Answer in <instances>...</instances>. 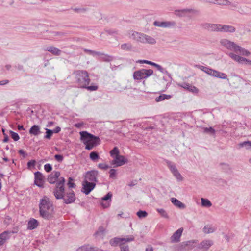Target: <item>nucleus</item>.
Returning <instances> with one entry per match:
<instances>
[{"label":"nucleus","instance_id":"obj_63","mask_svg":"<svg viewBox=\"0 0 251 251\" xmlns=\"http://www.w3.org/2000/svg\"><path fill=\"white\" fill-rule=\"evenodd\" d=\"M220 165L223 169H226L229 168V165L226 163H221Z\"/></svg>","mask_w":251,"mask_h":251},{"label":"nucleus","instance_id":"obj_31","mask_svg":"<svg viewBox=\"0 0 251 251\" xmlns=\"http://www.w3.org/2000/svg\"><path fill=\"white\" fill-rule=\"evenodd\" d=\"M29 132L31 135L37 136L40 133V127L38 125H34L30 128Z\"/></svg>","mask_w":251,"mask_h":251},{"label":"nucleus","instance_id":"obj_57","mask_svg":"<svg viewBox=\"0 0 251 251\" xmlns=\"http://www.w3.org/2000/svg\"><path fill=\"white\" fill-rule=\"evenodd\" d=\"M74 10L75 12H76L77 13H84L86 11V9L85 8H75V9H74Z\"/></svg>","mask_w":251,"mask_h":251},{"label":"nucleus","instance_id":"obj_58","mask_svg":"<svg viewBox=\"0 0 251 251\" xmlns=\"http://www.w3.org/2000/svg\"><path fill=\"white\" fill-rule=\"evenodd\" d=\"M35 163L36 162L35 160H30L27 163V166L28 167H34L35 165Z\"/></svg>","mask_w":251,"mask_h":251},{"label":"nucleus","instance_id":"obj_44","mask_svg":"<svg viewBox=\"0 0 251 251\" xmlns=\"http://www.w3.org/2000/svg\"><path fill=\"white\" fill-rule=\"evenodd\" d=\"M203 132L205 133H208L212 135H214L215 133V130L212 127H204L203 128Z\"/></svg>","mask_w":251,"mask_h":251},{"label":"nucleus","instance_id":"obj_51","mask_svg":"<svg viewBox=\"0 0 251 251\" xmlns=\"http://www.w3.org/2000/svg\"><path fill=\"white\" fill-rule=\"evenodd\" d=\"M109 177L112 178L116 177V170L114 169H111L109 172Z\"/></svg>","mask_w":251,"mask_h":251},{"label":"nucleus","instance_id":"obj_22","mask_svg":"<svg viewBox=\"0 0 251 251\" xmlns=\"http://www.w3.org/2000/svg\"><path fill=\"white\" fill-rule=\"evenodd\" d=\"M76 251H104L99 248L91 246L89 245H84L77 249Z\"/></svg>","mask_w":251,"mask_h":251},{"label":"nucleus","instance_id":"obj_37","mask_svg":"<svg viewBox=\"0 0 251 251\" xmlns=\"http://www.w3.org/2000/svg\"><path fill=\"white\" fill-rule=\"evenodd\" d=\"M201 205L205 207H210L212 205V203L209 200L203 198L201 199Z\"/></svg>","mask_w":251,"mask_h":251},{"label":"nucleus","instance_id":"obj_38","mask_svg":"<svg viewBox=\"0 0 251 251\" xmlns=\"http://www.w3.org/2000/svg\"><path fill=\"white\" fill-rule=\"evenodd\" d=\"M214 4L226 6L231 4V2L228 0H215V3Z\"/></svg>","mask_w":251,"mask_h":251},{"label":"nucleus","instance_id":"obj_18","mask_svg":"<svg viewBox=\"0 0 251 251\" xmlns=\"http://www.w3.org/2000/svg\"><path fill=\"white\" fill-rule=\"evenodd\" d=\"M198 241L196 240H191L187 241L185 242H182L180 244V248L181 249H185L187 247L188 250H192L196 247V244H197Z\"/></svg>","mask_w":251,"mask_h":251},{"label":"nucleus","instance_id":"obj_4","mask_svg":"<svg viewBox=\"0 0 251 251\" xmlns=\"http://www.w3.org/2000/svg\"><path fill=\"white\" fill-rule=\"evenodd\" d=\"M75 78L79 86L81 88L86 87L90 82L89 74L86 71L77 70L74 72Z\"/></svg>","mask_w":251,"mask_h":251},{"label":"nucleus","instance_id":"obj_9","mask_svg":"<svg viewBox=\"0 0 251 251\" xmlns=\"http://www.w3.org/2000/svg\"><path fill=\"white\" fill-rule=\"evenodd\" d=\"M228 56L234 61L242 64H249L251 65V60L242 57L233 52H230Z\"/></svg>","mask_w":251,"mask_h":251},{"label":"nucleus","instance_id":"obj_2","mask_svg":"<svg viewBox=\"0 0 251 251\" xmlns=\"http://www.w3.org/2000/svg\"><path fill=\"white\" fill-rule=\"evenodd\" d=\"M39 208L40 215L44 219L50 220L54 218L53 205L47 197L45 196L40 200Z\"/></svg>","mask_w":251,"mask_h":251},{"label":"nucleus","instance_id":"obj_35","mask_svg":"<svg viewBox=\"0 0 251 251\" xmlns=\"http://www.w3.org/2000/svg\"><path fill=\"white\" fill-rule=\"evenodd\" d=\"M121 49L125 51H130L132 50L133 46L131 43H124L121 45Z\"/></svg>","mask_w":251,"mask_h":251},{"label":"nucleus","instance_id":"obj_48","mask_svg":"<svg viewBox=\"0 0 251 251\" xmlns=\"http://www.w3.org/2000/svg\"><path fill=\"white\" fill-rule=\"evenodd\" d=\"M9 132H10V135L11 136V138L15 141H17L20 139L19 136L17 133H16L13 131H11V130H10L9 131Z\"/></svg>","mask_w":251,"mask_h":251},{"label":"nucleus","instance_id":"obj_15","mask_svg":"<svg viewBox=\"0 0 251 251\" xmlns=\"http://www.w3.org/2000/svg\"><path fill=\"white\" fill-rule=\"evenodd\" d=\"M35 180L34 183L39 187L42 188L44 186V176L40 172H36L34 173Z\"/></svg>","mask_w":251,"mask_h":251},{"label":"nucleus","instance_id":"obj_27","mask_svg":"<svg viewBox=\"0 0 251 251\" xmlns=\"http://www.w3.org/2000/svg\"><path fill=\"white\" fill-rule=\"evenodd\" d=\"M234 52L236 53L239 52L242 55L247 57L251 55V52L248 50L238 45L236 46Z\"/></svg>","mask_w":251,"mask_h":251},{"label":"nucleus","instance_id":"obj_45","mask_svg":"<svg viewBox=\"0 0 251 251\" xmlns=\"http://www.w3.org/2000/svg\"><path fill=\"white\" fill-rule=\"evenodd\" d=\"M137 215L139 218H144L147 216L148 213L145 211L139 210L137 212Z\"/></svg>","mask_w":251,"mask_h":251},{"label":"nucleus","instance_id":"obj_7","mask_svg":"<svg viewBox=\"0 0 251 251\" xmlns=\"http://www.w3.org/2000/svg\"><path fill=\"white\" fill-rule=\"evenodd\" d=\"M166 163L168 167L169 168L171 172L173 174L174 176L175 177L176 179L178 181H182L183 180V177L179 172L176 165L174 163L169 161H167Z\"/></svg>","mask_w":251,"mask_h":251},{"label":"nucleus","instance_id":"obj_16","mask_svg":"<svg viewBox=\"0 0 251 251\" xmlns=\"http://www.w3.org/2000/svg\"><path fill=\"white\" fill-rule=\"evenodd\" d=\"M153 25L155 26L163 28H170L175 26L176 25V23L174 21H155L153 23Z\"/></svg>","mask_w":251,"mask_h":251},{"label":"nucleus","instance_id":"obj_19","mask_svg":"<svg viewBox=\"0 0 251 251\" xmlns=\"http://www.w3.org/2000/svg\"><path fill=\"white\" fill-rule=\"evenodd\" d=\"M183 231V229L182 228H180L175 232L170 238L171 242L177 243L179 242Z\"/></svg>","mask_w":251,"mask_h":251},{"label":"nucleus","instance_id":"obj_12","mask_svg":"<svg viewBox=\"0 0 251 251\" xmlns=\"http://www.w3.org/2000/svg\"><path fill=\"white\" fill-rule=\"evenodd\" d=\"M220 45L226 49L231 50L235 51L237 44L234 42L231 41L227 39H222L220 41Z\"/></svg>","mask_w":251,"mask_h":251},{"label":"nucleus","instance_id":"obj_5","mask_svg":"<svg viewBox=\"0 0 251 251\" xmlns=\"http://www.w3.org/2000/svg\"><path fill=\"white\" fill-rule=\"evenodd\" d=\"M200 68L201 70L211 76L228 80L227 76L225 73L203 66H201Z\"/></svg>","mask_w":251,"mask_h":251},{"label":"nucleus","instance_id":"obj_3","mask_svg":"<svg viewBox=\"0 0 251 251\" xmlns=\"http://www.w3.org/2000/svg\"><path fill=\"white\" fill-rule=\"evenodd\" d=\"M81 140L86 145L85 149L88 150H92L94 147L100 144V140L87 131L80 132Z\"/></svg>","mask_w":251,"mask_h":251},{"label":"nucleus","instance_id":"obj_42","mask_svg":"<svg viewBox=\"0 0 251 251\" xmlns=\"http://www.w3.org/2000/svg\"><path fill=\"white\" fill-rule=\"evenodd\" d=\"M240 148L246 147L247 149H250L251 148V142L249 141H244L239 144Z\"/></svg>","mask_w":251,"mask_h":251},{"label":"nucleus","instance_id":"obj_56","mask_svg":"<svg viewBox=\"0 0 251 251\" xmlns=\"http://www.w3.org/2000/svg\"><path fill=\"white\" fill-rule=\"evenodd\" d=\"M158 70H159V71H160L161 72L163 73H164V74H168V75H170L168 71L167 70H166L165 69H164L163 68H162L160 65H158L156 68Z\"/></svg>","mask_w":251,"mask_h":251},{"label":"nucleus","instance_id":"obj_6","mask_svg":"<svg viewBox=\"0 0 251 251\" xmlns=\"http://www.w3.org/2000/svg\"><path fill=\"white\" fill-rule=\"evenodd\" d=\"M153 71L151 69H141L136 71L133 73V78L135 80H141L146 78L153 74Z\"/></svg>","mask_w":251,"mask_h":251},{"label":"nucleus","instance_id":"obj_53","mask_svg":"<svg viewBox=\"0 0 251 251\" xmlns=\"http://www.w3.org/2000/svg\"><path fill=\"white\" fill-rule=\"evenodd\" d=\"M98 166L100 169L102 170H106L109 168V166L105 163H100Z\"/></svg>","mask_w":251,"mask_h":251},{"label":"nucleus","instance_id":"obj_33","mask_svg":"<svg viewBox=\"0 0 251 251\" xmlns=\"http://www.w3.org/2000/svg\"><path fill=\"white\" fill-rule=\"evenodd\" d=\"M216 230V228L211 225L205 226L203 228V232L205 234H209L214 232Z\"/></svg>","mask_w":251,"mask_h":251},{"label":"nucleus","instance_id":"obj_1","mask_svg":"<svg viewBox=\"0 0 251 251\" xmlns=\"http://www.w3.org/2000/svg\"><path fill=\"white\" fill-rule=\"evenodd\" d=\"M65 178L61 177L57 181L53 193L56 199H63L66 204H70L75 200V194L72 189H67L65 191Z\"/></svg>","mask_w":251,"mask_h":251},{"label":"nucleus","instance_id":"obj_60","mask_svg":"<svg viewBox=\"0 0 251 251\" xmlns=\"http://www.w3.org/2000/svg\"><path fill=\"white\" fill-rule=\"evenodd\" d=\"M121 251H129L128 246L127 245H123L121 247Z\"/></svg>","mask_w":251,"mask_h":251},{"label":"nucleus","instance_id":"obj_8","mask_svg":"<svg viewBox=\"0 0 251 251\" xmlns=\"http://www.w3.org/2000/svg\"><path fill=\"white\" fill-rule=\"evenodd\" d=\"M213 244L214 242L212 240L205 239L198 244L197 245V249L200 251H207Z\"/></svg>","mask_w":251,"mask_h":251},{"label":"nucleus","instance_id":"obj_11","mask_svg":"<svg viewBox=\"0 0 251 251\" xmlns=\"http://www.w3.org/2000/svg\"><path fill=\"white\" fill-rule=\"evenodd\" d=\"M128 162V160L123 155H117L111 161L110 163L114 167L121 166Z\"/></svg>","mask_w":251,"mask_h":251},{"label":"nucleus","instance_id":"obj_20","mask_svg":"<svg viewBox=\"0 0 251 251\" xmlns=\"http://www.w3.org/2000/svg\"><path fill=\"white\" fill-rule=\"evenodd\" d=\"M178 86L194 94H197L199 92V89L197 88L188 83H180L178 84Z\"/></svg>","mask_w":251,"mask_h":251},{"label":"nucleus","instance_id":"obj_46","mask_svg":"<svg viewBox=\"0 0 251 251\" xmlns=\"http://www.w3.org/2000/svg\"><path fill=\"white\" fill-rule=\"evenodd\" d=\"M157 212L164 218H168V216L165 210L162 208H158L157 209Z\"/></svg>","mask_w":251,"mask_h":251},{"label":"nucleus","instance_id":"obj_30","mask_svg":"<svg viewBox=\"0 0 251 251\" xmlns=\"http://www.w3.org/2000/svg\"><path fill=\"white\" fill-rule=\"evenodd\" d=\"M171 201L175 206L179 208L184 209L186 207L184 204L175 198H172L171 199Z\"/></svg>","mask_w":251,"mask_h":251},{"label":"nucleus","instance_id":"obj_21","mask_svg":"<svg viewBox=\"0 0 251 251\" xmlns=\"http://www.w3.org/2000/svg\"><path fill=\"white\" fill-rule=\"evenodd\" d=\"M203 26L205 29L209 31L220 32V24L205 23Z\"/></svg>","mask_w":251,"mask_h":251},{"label":"nucleus","instance_id":"obj_23","mask_svg":"<svg viewBox=\"0 0 251 251\" xmlns=\"http://www.w3.org/2000/svg\"><path fill=\"white\" fill-rule=\"evenodd\" d=\"M112 196V194L109 192L101 198V205L103 208H105L109 206Z\"/></svg>","mask_w":251,"mask_h":251},{"label":"nucleus","instance_id":"obj_34","mask_svg":"<svg viewBox=\"0 0 251 251\" xmlns=\"http://www.w3.org/2000/svg\"><path fill=\"white\" fill-rule=\"evenodd\" d=\"M105 233V229L100 226L99 228L98 231L96 232L95 233V236L96 237H100L102 238L104 236Z\"/></svg>","mask_w":251,"mask_h":251},{"label":"nucleus","instance_id":"obj_50","mask_svg":"<svg viewBox=\"0 0 251 251\" xmlns=\"http://www.w3.org/2000/svg\"><path fill=\"white\" fill-rule=\"evenodd\" d=\"M83 88H86L89 91H93L97 90L98 89V86L97 85H91L89 86L87 85L86 87H83Z\"/></svg>","mask_w":251,"mask_h":251},{"label":"nucleus","instance_id":"obj_47","mask_svg":"<svg viewBox=\"0 0 251 251\" xmlns=\"http://www.w3.org/2000/svg\"><path fill=\"white\" fill-rule=\"evenodd\" d=\"M73 181V179L71 177H69L67 183V186L68 187V189H71L72 188H75L76 185Z\"/></svg>","mask_w":251,"mask_h":251},{"label":"nucleus","instance_id":"obj_43","mask_svg":"<svg viewBox=\"0 0 251 251\" xmlns=\"http://www.w3.org/2000/svg\"><path fill=\"white\" fill-rule=\"evenodd\" d=\"M90 158L93 161H96L100 158L98 152L96 151L91 152L90 154Z\"/></svg>","mask_w":251,"mask_h":251},{"label":"nucleus","instance_id":"obj_25","mask_svg":"<svg viewBox=\"0 0 251 251\" xmlns=\"http://www.w3.org/2000/svg\"><path fill=\"white\" fill-rule=\"evenodd\" d=\"M235 30V28L233 26L220 24V32L233 33Z\"/></svg>","mask_w":251,"mask_h":251},{"label":"nucleus","instance_id":"obj_13","mask_svg":"<svg viewBox=\"0 0 251 251\" xmlns=\"http://www.w3.org/2000/svg\"><path fill=\"white\" fill-rule=\"evenodd\" d=\"M98 175L99 172L97 170L88 171L85 176V180L95 183L97 181Z\"/></svg>","mask_w":251,"mask_h":251},{"label":"nucleus","instance_id":"obj_28","mask_svg":"<svg viewBox=\"0 0 251 251\" xmlns=\"http://www.w3.org/2000/svg\"><path fill=\"white\" fill-rule=\"evenodd\" d=\"M38 225V221L35 219H32L30 220L28 223L27 228L30 230H32L36 228Z\"/></svg>","mask_w":251,"mask_h":251},{"label":"nucleus","instance_id":"obj_64","mask_svg":"<svg viewBox=\"0 0 251 251\" xmlns=\"http://www.w3.org/2000/svg\"><path fill=\"white\" fill-rule=\"evenodd\" d=\"M83 123H78L75 124L74 126L77 128H80L83 125Z\"/></svg>","mask_w":251,"mask_h":251},{"label":"nucleus","instance_id":"obj_54","mask_svg":"<svg viewBox=\"0 0 251 251\" xmlns=\"http://www.w3.org/2000/svg\"><path fill=\"white\" fill-rule=\"evenodd\" d=\"M54 158L55 160L59 162H61L63 160V156L62 155L60 154L55 155Z\"/></svg>","mask_w":251,"mask_h":251},{"label":"nucleus","instance_id":"obj_14","mask_svg":"<svg viewBox=\"0 0 251 251\" xmlns=\"http://www.w3.org/2000/svg\"><path fill=\"white\" fill-rule=\"evenodd\" d=\"M82 191L86 195H88L95 187L96 183L84 180L82 182Z\"/></svg>","mask_w":251,"mask_h":251},{"label":"nucleus","instance_id":"obj_61","mask_svg":"<svg viewBox=\"0 0 251 251\" xmlns=\"http://www.w3.org/2000/svg\"><path fill=\"white\" fill-rule=\"evenodd\" d=\"M150 61L146 60H139L136 62L139 63H146L150 65Z\"/></svg>","mask_w":251,"mask_h":251},{"label":"nucleus","instance_id":"obj_41","mask_svg":"<svg viewBox=\"0 0 251 251\" xmlns=\"http://www.w3.org/2000/svg\"><path fill=\"white\" fill-rule=\"evenodd\" d=\"M83 50L85 52L90 55H91L93 56H95L96 55H100V54H101V53L100 52L95 51L93 50L87 49H84Z\"/></svg>","mask_w":251,"mask_h":251},{"label":"nucleus","instance_id":"obj_29","mask_svg":"<svg viewBox=\"0 0 251 251\" xmlns=\"http://www.w3.org/2000/svg\"><path fill=\"white\" fill-rule=\"evenodd\" d=\"M156 42V40L154 38L144 34L143 44L153 45L155 44Z\"/></svg>","mask_w":251,"mask_h":251},{"label":"nucleus","instance_id":"obj_32","mask_svg":"<svg viewBox=\"0 0 251 251\" xmlns=\"http://www.w3.org/2000/svg\"><path fill=\"white\" fill-rule=\"evenodd\" d=\"M46 50L55 55H60L61 53V50L60 49L53 46L48 47Z\"/></svg>","mask_w":251,"mask_h":251},{"label":"nucleus","instance_id":"obj_49","mask_svg":"<svg viewBox=\"0 0 251 251\" xmlns=\"http://www.w3.org/2000/svg\"><path fill=\"white\" fill-rule=\"evenodd\" d=\"M9 232L5 231L0 234V237L2 239H3V240H4V241L5 242L9 238Z\"/></svg>","mask_w":251,"mask_h":251},{"label":"nucleus","instance_id":"obj_24","mask_svg":"<svg viewBox=\"0 0 251 251\" xmlns=\"http://www.w3.org/2000/svg\"><path fill=\"white\" fill-rule=\"evenodd\" d=\"M144 34L132 31L130 37L137 42H140L143 44Z\"/></svg>","mask_w":251,"mask_h":251},{"label":"nucleus","instance_id":"obj_62","mask_svg":"<svg viewBox=\"0 0 251 251\" xmlns=\"http://www.w3.org/2000/svg\"><path fill=\"white\" fill-rule=\"evenodd\" d=\"M228 5L230 6L231 8L233 10H235V9H236L238 8V4L237 3H231V4Z\"/></svg>","mask_w":251,"mask_h":251},{"label":"nucleus","instance_id":"obj_17","mask_svg":"<svg viewBox=\"0 0 251 251\" xmlns=\"http://www.w3.org/2000/svg\"><path fill=\"white\" fill-rule=\"evenodd\" d=\"M194 12V10L192 9H178L174 11V14L178 17H184L187 16L188 13H192Z\"/></svg>","mask_w":251,"mask_h":251},{"label":"nucleus","instance_id":"obj_39","mask_svg":"<svg viewBox=\"0 0 251 251\" xmlns=\"http://www.w3.org/2000/svg\"><path fill=\"white\" fill-rule=\"evenodd\" d=\"M100 55L101 56V59L105 62H110L113 59V57L111 56H109L106 54H104L101 53V54Z\"/></svg>","mask_w":251,"mask_h":251},{"label":"nucleus","instance_id":"obj_52","mask_svg":"<svg viewBox=\"0 0 251 251\" xmlns=\"http://www.w3.org/2000/svg\"><path fill=\"white\" fill-rule=\"evenodd\" d=\"M53 131L50 129H46V135L45 136V138L47 139H50L52 136Z\"/></svg>","mask_w":251,"mask_h":251},{"label":"nucleus","instance_id":"obj_36","mask_svg":"<svg viewBox=\"0 0 251 251\" xmlns=\"http://www.w3.org/2000/svg\"><path fill=\"white\" fill-rule=\"evenodd\" d=\"M171 98V96L169 95H167L165 94H163L159 96L158 97H157L155 98V101L156 102H160L161 101H163V100L167 99H170Z\"/></svg>","mask_w":251,"mask_h":251},{"label":"nucleus","instance_id":"obj_40","mask_svg":"<svg viewBox=\"0 0 251 251\" xmlns=\"http://www.w3.org/2000/svg\"><path fill=\"white\" fill-rule=\"evenodd\" d=\"M110 156L114 158L115 156L119 155V150L118 147H115L112 150L110 151Z\"/></svg>","mask_w":251,"mask_h":251},{"label":"nucleus","instance_id":"obj_26","mask_svg":"<svg viewBox=\"0 0 251 251\" xmlns=\"http://www.w3.org/2000/svg\"><path fill=\"white\" fill-rule=\"evenodd\" d=\"M60 175V173L59 172H53L49 176L48 181L50 183L53 184L57 181Z\"/></svg>","mask_w":251,"mask_h":251},{"label":"nucleus","instance_id":"obj_59","mask_svg":"<svg viewBox=\"0 0 251 251\" xmlns=\"http://www.w3.org/2000/svg\"><path fill=\"white\" fill-rule=\"evenodd\" d=\"M2 132L4 135V139H3V142L5 143L7 142L9 140V137L8 136L4 133V130L2 129Z\"/></svg>","mask_w":251,"mask_h":251},{"label":"nucleus","instance_id":"obj_10","mask_svg":"<svg viewBox=\"0 0 251 251\" xmlns=\"http://www.w3.org/2000/svg\"><path fill=\"white\" fill-rule=\"evenodd\" d=\"M134 238L133 236H131L129 238H118L115 237L111 239L109 241V243L112 246H117L120 245L121 247L124 242H130L134 240Z\"/></svg>","mask_w":251,"mask_h":251},{"label":"nucleus","instance_id":"obj_55","mask_svg":"<svg viewBox=\"0 0 251 251\" xmlns=\"http://www.w3.org/2000/svg\"><path fill=\"white\" fill-rule=\"evenodd\" d=\"M44 169L47 172H50L52 170V166L50 164H46L44 165Z\"/></svg>","mask_w":251,"mask_h":251}]
</instances>
